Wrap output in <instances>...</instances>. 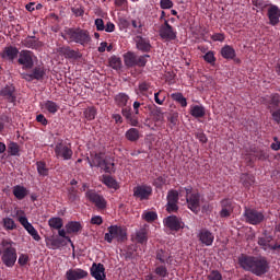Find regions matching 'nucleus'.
I'll use <instances>...</instances> for the list:
<instances>
[{
  "label": "nucleus",
  "mask_w": 280,
  "mask_h": 280,
  "mask_svg": "<svg viewBox=\"0 0 280 280\" xmlns=\"http://www.w3.org/2000/svg\"><path fill=\"white\" fill-rule=\"evenodd\" d=\"M238 264L243 270L247 272H252L256 275V277H261L268 272L270 268V264L268 262V258L264 256L255 257V256H246L242 254L238 257Z\"/></svg>",
  "instance_id": "f257e3e1"
},
{
  "label": "nucleus",
  "mask_w": 280,
  "mask_h": 280,
  "mask_svg": "<svg viewBox=\"0 0 280 280\" xmlns=\"http://www.w3.org/2000/svg\"><path fill=\"white\" fill-rule=\"evenodd\" d=\"M65 40L68 43H75L77 45H81V47H88L91 45V33L84 28H67L65 33L61 34Z\"/></svg>",
  "instance_id": "f03ea898"
},
{
  "label": "nucleus",
  "mask_w": 280,
  "mask_h": 280,
  "mask_svg": "<svg viewBox=\"0 0 280 280\" xmlns=\"http://www.w3.org/2000/svg\"><path fill=\"white\" fill-rule=\"evenodd\" d=\"M2 246L1 261L7 268H14L19 255L16 254V243L10 238H3L0 243Z\"/></svg>",
  "instance_id": "7ed1b4c3"
},
{
  "label": "nucleus",
  "mask_w": 280,
  "mask_h": 280,
  "mask_svg": "<svg viewBox=\"0 0 280 280\" xmlns=\"http://www.w3.org/2000/svg\"><path fill=\"white\" fill-rule=\"evenodd\" d=\"M91 159L88 158L90 167H100L106 174H113L115 163L109 162L104 153L100 152L91 154Z\"/></svg>",
  "instance_id": "20e7f679"
},
{
  "label": "nucleus",
  "mask_w": 280,
  "mask_h": 280,
  "mask_svg": "<svg viewBox=\"0 0 280 280\" xmlns=\"http://www.w3.org/2000/svg\"><path fill=\"white\" fill-rule=\"evenodd\" d=\"M104 240L107 244H113V240H117V242H126V240H128V232L126 231V228L110 225L107 228V233H105Z\"/></svg>",
  "instance_id": "39448f33"
},
{
  "label": "nucleus",
  "mask_w": 280,
  "mask_h": 280,
  "mask_svg": "<svg viewBox=\"0 0 280 280\" xmlns=\"http://www.w3.org/2000/svg\"><path fill=\"white\" fill-rule=\"evenodd\" d=\"M18 98L19 93L16 92V86H14V84L9 83L0 88V100L4 104H12V106H16Z\"/></svg>",
  "instance_id": "423d86ee"
},
{
  "label": "nucleus",
  "mask_w": 280,
  "mask_h": 280,
  "mask_svg": "<svg viewBox=\"0 0 280 280\" xmlns=\"http://www.w3.org/2000/svg\"><path fill=\"white\" fill-rule=\"evenodd\" d=\"M37 60L38 57L34 55V51L24 49L20 51L18 65H20L24 71H30L34 69V65Z\"/></svg>",
  "instance_id": "0eeeda50"
},
{
  "label": "nucleus",
  "mask_w": 280,
  "mask_h": 280,
  "mask_svg": "<svg viewBox=\"0 0 280 280\" xmlns=\"http://www.w3.org/2000/svg\"><path fill=\"white\" fill-rule=\"evenodd\" d=\"M55 156L56 159H61L62 161H71L73 159V150L71 149V144H67V142L60 141L55 145Z\"/></svg>",
  "instance_id": "6e6552de"
},
{
  "label": "nucleus",
  "mask_w": 280,
  "mask_h": 280,
  "mask_svg": "<svg viewBox=\"0 0 280 280\" xmlns=\"http://www.w3.org/2000/svg\"><path fill=\"white\" fill-rule=\"evenodd\" d=\"M46 71L45 66H36L32 68V71L21 73L22 80H25L26 82H34V80H37L38 82L45 80Z\"/></svg>",
  "instance_id": "1a4fd4ad"
},
{
  "label": "nucleus",
  "mask_w": 280,
  "mask_h": 280,
  "mask_svg": "<svg viewBox=\"0 0 280 280\" xmlns=\"http://www.w3.org/2000/svg\"><path fill=\"white\" fill-rule=\"evenodd\" d=\"M166 200H167V202L165 205V209H166L167 213H177L178 212V200H179L178 190H176V189L168 190Z\"/></svg>",
  "instance_id": "9d476101"
},
{
  "label": "nucleus",
  "mask_w": 280,
  "mask_h": 280,
  "mask_svg": "<svg viewBox=\"0 0 280 280\" xmlns=\"http://www.w3.org/2000/svg\"><path fill=\"white\" fill-rule=\"evenodd\" d=\"M163 224L166 226V229H170V231H174L175 233H178V231H183V229H185V222H183L182 218L176 215H168L164 218Z\"/></svg>",
  "instance_id": "9b49d317"
},
{
  "label": "nucleus",
  "mask_w": 280,
  "mask_h": 280,
  "mask_svg": "<svg viewBox=\"0 0 280 280\" xmlns=\"http://www.w3.org/2000/svg\"><path fill=\"white\" fill-rule=\"evenodd\" d=\"M176 31L174 26L170 24V21H165L161 24L159 30V36L162 40H176Z\"/></svg>",
  "instance_id": "f8f14e48"
},
{
  "label": "nucleus",
  "mask_w": 280,
  "mask_h": 280,
  "mask_svg": "<svg viewBox=\"0 0 280 280\" xmlns=\"http://www.w3.org/2000/svg\"><path fill=\"white\" fill-rule=\"evenodd\" d=\"M244 215L246 222L248 224H253L254 226H257V224H261V222H264L265 220L264 212L257 211L255 209H246Z\"/></svg>",
  "instance_id": "ddd939ff"
},
{
  "label": "nucleus",
  "mask_w": 280,
  "mask_h": 280,
  "mask_svg": "<svg viewBox=\"0 0 280 280\" xmlns=\"http://www.w3.org/2000/svg\"><path fill=\"white\" fill-rule=\"evenodd\" d=\"M85 198H88V200L92 202V205H95L96 208L101 210L106 209V199L104 198V196L97 194L95 190H88L85 192Z\"/></svg>",
  "instance_id": "4468645a"
},
{
  "label": "nucleus",
  "mask_w": 280,
  "mask_h": 280,
  "mask_svg": "<svg viewBox=\"0 0 280 280\" xmlns=\"http://www.w3.org/2000/svg\"><path fill=\"white\" fill-rule=\"evenodd\" d=\"M150 196H152V187L148 185H140L133 188V198L136 200H150Z\"/></svg>",
  "instance_id": "2eb2a0df"
},
{
  "label": "nucleus",
  "mask_w": 280,
  "mask_h": 280,
  "mask_svg": "<svg viewBox=\"0 0 280 280\" xmlns=\"http://www.w3.org/2000/svg\"><path fill=\"white\" fill-rule=\"evenodd\" d=\"M201 200H202V195H200V192H198V191H194L186 199L188 209H190V211H192V213H199Z\"/></svg>",
  "instance_id": "dca6fc26"
},
{
  "label": "nucleus",
  "mask_w": 280,
  "mask_h": 280,
  "mask_svg": "<svg viewBox=\"0 0 280 280\" xmlns=\"http://www.w3.org/2000/svg\"><path fill=\"white\" fill-rule=\"evenodd\" d=\"M18 221L20 222V224L23 225L25 231H27L28 235H31L33 240H35V242H40V234H38V231L34 229V225L30 223V221L27 220V217L20 215L18 217Z\"/></svg>",
  "instance_id": "f3484780"
},
{
  "label": "nucleus",
  "mask_w": 280,
  "mask_h": 280,
  "mask_svg": "<svg viewBox=\"0 0 280 280\" xmlns=\"http://www.w3.org/2000/svg\"><path fill=\"white\" fill-rule=\"evenodd\" d=\"M136 49L142 54H150L152 51V44L149 37L138 35L135 37Z\"/></svg>",
  "instance_id": "a211bd4d"
},
{
  "label": "nucleus",
  "mask_w": 280,
  "mask_h": 280,
  "mask_svg": "<svg viewBox=\"0 0 280 280\" xmlns=\"http://www.w3.org/2000/svg\"><path fill=\"white\" fill-rule=\"evenodd\" d=\"M90 275L95 280H106V268L102 262H93L90 268Z\"/></svg>",
  "instance_id": "6ab92c4d"
},
{
  "label": "nucleus",
  "mask_w": 280,
  "mask_h": 280,
  "mask_svg": "<svg viewBox=\"0 0 280 280\" xmlns=\"http://www.w3.org/2000/svg\"><path fill=\"white\" fill-rule=\"evenodd\" d=\"M20 54L21 51H19V48H16V46H7L0 52V57L3 60H8L9 62H14L16 58H19Z\"/></svg>",
  "instance_id": "aec40b11"
},
{
  "label": "nucleus",
  "mask_w": 280,
  "mask_h": 280,
  "mask_svg": "<svg viewBox=\"0 0 280 280\" xmlns=\"http://www.w3.org/2000/svg\"><path fill=\"white\" fill-rule=\"evenodd\" d=\"M267 16L269 19V25L276 27L278 23H280V9L277 4H269L267 10Z\"/></svg>",
  "instance_id": "412c9836"
},
{
  "label": "nucleus",
  "mask_w": 280,
  "mask_h": 280,
  "mask_svg": "<svg viewBox=\"0 0 280 280\" xmlns=\"http://www.w3.org/2000/svg\"><path fill=\"white\" fill-rule=\"evenodd\" d=\"M120 108H121V115H122V117H125V119H126L127 124H129V126H133V127L139 126V117L133 115L132 107H130V105H127V106L120 107Z\"/></svg>",
  "instance_id": "4be33fe9"
},
{
  "label": "nucleus",
  "mask_w": 280,
  "mask_h": 280,
  "mask_svg": "<svg viewBox=\"0 0 280 280\" xmlns=\"http://www.w3.org/2000/svg\"><path fill=\"white\" fill-rule=\"evenodd\" d=\"M198 240L203 246H213L215 236L208 229H201L198 233Z\"/></svg>",
  "instance_id": "5701e85b"
},
{
  "label": "nucleus",
  "mask_w": 280,
  "mask_h": 280,
  "mask_svg": "<svg viewBox=\"0 0 280 280\" xmlns=\"http://www.w3.org/2000/svg\"><path fill=\"white\" fill-rule=\"evenodd\" d=\"M57 51L60 56H65V58L69 60H79V58H82V54L80 51L71 49L69 46L59 47Z\"/></svg>",
  "instance_id": "b1692460"
},
{
  "label": "nucleus",
  "mask_w": 280,
  "mask_h": 280,
  "mask_svg": "<svg viewBox=\"0 0 280 280\" xmlns=\"http://www.w3.org/2000/svg\"><path fill=\"white\" fill-rule=\"evenodd\" d=\"M264 105L267 106L268 110H276L280 106L279 93H273L270 96L264 98Z\"/></svg>",
  "instance_id": "393cba45"
},
{
  "label": "nucleus",
  "mask_w": 280,
  "mask_h": 280,
  "mask_svg": "<svg viewBox=\"0 0 280 280\" xmlns=\"http://www.w3.org/2000/svg\"><path fill=\"white\" fill-rule=\"evenodd\" d=\"M89 277V271L84 269H70L66 272L67 280H80V279H86Z\"/></svg>",
  "instance_id": "a878e982"
},
{
  "label": "nucleus",
  "mask_w": 280,
  "mask_h": 280,
  "mask_svg": "<svg viewBox=\"0 0 280 280\" xmlns=\"http://www.w3.org/2000/svg\"><path fill=\"white\" fill-rule=\"evenodd\" d=\"M22 45L27 49H40V47H43V42L36 39V36H28L22 40Z\"/></svg>",
  "instance_id": "bb28decb"
},
{
  "label": "nucleus",
  "mask_w": 280,
  "mask_h": 280,
  "mask_svg": "<svg viewBox=\"0 0 280 280\" xmlns=\"http://www.w3.org/2000/svg\"><path fill=\"white\" fill-rule=\"evenodd\" d=\"M12 194L16 198V200H25L27 196H30V190L22 185H15L12 188Z\"/></svg>",
  "instance_id": "cd10ccee"
},
{
  "label": "nucleus",
  "mask_w": 280,
  "mask_h": 280,
  "mask_svg": "<svg viewBox=\"0 0 280 280\" xmlns=\"http://www.w3.org/2000/svg\"><path fill=\"white\" fill-rule=\"evenodd\" d=\"M114 102L118 108H124L128 106L130 103V95L124 92H119L118 94L115 95Z\"/></svg>",
  "instance_id": "c85d7f7f"
},
{
  "label": "nucleus",
  "mask_w": 280,
  "mask_h": 280,
  "mask_svg": "<svg viewBox=\"0 0 280 280\" xmlns=\"http://www.w3.org/2000/svg\"><path fill=\"white\" fill-rule=\"evenodd\" d=\"M220 54H221L222 58H224L225 60H235V57L237 56L235 48H233V46H231V45H224L221 48Z\"/></svg>",
  "instance_id": "c756f323"
},
{
  "label": "nucleus",
  "mask_w": 280,
  "mask_h": 280,
  "mask_svg": "<svg viewBox=\"0 0 280 280\" xmlns=\"http://www.w3.org/2000/svg\"><path fill=\"white\" fill-rule=\"evenodd\" d=\"M83 226L82 223L78 222V221H69L66 224V231L69 235L73 234V235H78V233H80V231H82Z\"/></svg>",
  "instance_id": "7c9ffc66"
},
{
  "label": "nucleus",
  "mask_w": 280,
  "mask_h": 280,
  "mask_svg": "<svg viewBox=\"0 0 280 280\" xmlns=\"http://www.w3.org/2000/svg\"><path fill=\"white\" fill-rule=\"evenodd\" d=\"M231 200L223 199L221 201V211H220V218H231V213H233V208L231 207Z\"/></svg>",
  "instance_id": "2f4dec72"
},
{
  "label": "nucleus",
  "mask_w": 280,
  "mask_h": 280,
  "mask_svg": "<svg viewBox=\"0 0 280 280\" xmlns=\"http://www.w3.org/2000/svg\"><path fill=\"white\" fill-rule=\"evenodd\" d=\"M190 115L195 117V119H202L205 115H207V109L202 105H191L190 106Z\"/></svg>",
  "instance_id": "473e14b6"
},
{
  "label": "nucleus",
  "mask_w": 280,
  "mask_h": 280,
  "mask_svg": "<svg viewBox=\"0 0 280 280\" xmlns=\"http://www.w3.org/2000/svg\"><path fill=\"white\" fill-rule=\"evenodd\" d=\"M155 259L160 261V264H172V255H170L165 249H158Z\"/></svg>",
  "instance_id": "72a5a7b5"
},
{
  "label": "nucleus",
  "mask_w": 280,
  "mask_h": 280,
  "mask_svg": "<svg viewBox=\"0 0 280 280\" xmlns=\"http://www.w3.org/2000/svg\"><path fill=\"white\" fill-rule=\"evenodd\" d=\"M149 230L147 228H141L136 232L135 242L137 244H148Z\"/></svg>",
  "instance_id": "f704fd0d"
},
{
  "label": "nucleus",
  "mask_w": 280,
  "mask_h": 280,
  "mask_svg": "<svg viewBox=\"0 0 280 280\" xmlns=\"http://www.w3.org/2000/svg\"><path fill=\"white\" fill-rule=\"evenodd\" d=\"M125 67L128 69L137 67V54L128 51L124 55Z\"/></svg>",
  "instance_id": "c9c22d12"
},
{
  "label": "nucleus",
  "mask_w": 280,
  "mask_h": 280,
  "mask_svg": "<svg viewBox=\"0 0 280 280\" xmlns=\"http://www.w3.org/2000/svg\"><path fill=\"white\" fill-rule=\"evenodd\" d=\"M66 245L67 243L62 237L48 238L47 243V246H49V248H51L52 250H58L59 248H62V246Z\"/></svg>",
  "instance_id": "e433bc0d"
},
{
  "label": "nucleus",
  "mask_w": 280,
  "mask_h": 280,
  "mask_svg": "<svg viewBox=\"0 0 280 280\" xmlns=\"http://www.w3.org/2000/svg\"><path fill=\"white\" fill-rule=\"evenodd\" d=\"M44 110H47L50 115H56L60 110V105L54 101H45L43 104Z\"/></svg>",
  "instance_id": "4c0bfd02"
},
{
  "label": "nucleus",
  "mask_w": 280,
  "mask_h": 280,
  "mask_svg": "<svg viewBox=\"0 0 280 280\" xmlns=\"http://www.w3.org/2000/svg\"><path fill=\"white\" fill-rule=\"evenodd\" d=\"M150 115H151L153 121H155V124H156L163 119V109L156 105H153L150 108Z\"/></svg>",
  "instance_id": "58836bf2"
},
{
  "label": "nucleus",
  "mask_w": 280,
  "mask_h": 280,
  "mask_svg": "<svg viewBox=\"0 0 280 280\" xmlns=\"http://www.w3.org/2000/svg\"><path fill=\"white\" fill-rule=\"evenodd\" d=\"M63 224L62 218L60 217H52L48 220V226L52 229V231L62 229Z\"/></svg>",
  "instance_id": "ea45409f"
},
{
  "label": "nucleus",
  "mask_w": 280,
  "mask_h": 280,
  "mask_svg": "<svg viewBox=\"0 0 280 280\" xmlns=\"http://www.w3.org/2000/svg\"><path fill=\"white\" fill-rule=\"evenodd\" d=\"M125 137L127 141H131L132 143H135L138 139L141 138V135L139 133V129L130 128L126 131Z\"/></svg>",
  "instance_id": "a19ab883"
},
{
  "label": "nucleus",
  "mask_w": 280,
  "mask_h": 280,
  "mask_svg": "<svg viewBox=\"0 0 280 280\" xmlns=\"http://www.w3.org/2000/svg\"><path fill=\"white\" fill-rule=\"evenodd\" d=\"M171 98L179 104L182 108H187V98L180 92L171 94Z\"/></svg>",
  "instance_id": "79ce46f5"
},
{
  "label": "nucleus",
  "mask_w": 280,
  "mask_h": 280,
  "mask_svg": "<svg viewBox=\"0 0 280 280\" xmlns=\"http://www.w3.org/2000/svg\"><path fill=\"white\" fill-rule=\"evenodd\" d=\"M154 273L158 277H161L162 278L161 280H163V279H165V277H168L170 271L167 270V266H165V264H162V265L156 264Z\"/></svg>",
  "instance_id": "37998d69"
},
{
  "label": "nucleus",
  "mask_w": 280,
  "mask_h": 280,
  "mask_svg": "<svg viewBox=\"0 0 280 280\" xmlns=\"http://www.w3.org/2000/svg\"><path fill=\"white\" fill-rule=\"evenodd\" d=\"M36 168H37V174L39 176H49V168L47 167V163L45 161H37L36 162Z\"/></svg>",
  "instance_id": "c03bdc74"
},
{
  "label": "nucleus",
  "mask_w": 280,
  "mask_h": 280,
  "mask_svg": "<svg viewBox=\"0 0 280 280\" xmlns=\"http://www.w3.org/2000/svg\"><path fill=\"white\" fill-rule=\"evenodd\" d=\"M2 226L5 231H14L16 230V222H14V219L7 217L2 219Z\"/></svg>",
  "instance_id": "a18cd8bd"
},
{
  "label": "nucleus",
  "mask_w": 280,
  "mask_h": 280,
  "mask_svg": "<svg viewBox=\"0 0 280 280\" xmlns=\"http://www.w3.org/2000/svg\"><path fill=\"white\" fill-rule=\"evenodd\" d=\"M270 242H272V236H261L258 237L257 244L262 250H268V248H270Z\"/></svg>",
  "instance_id": "49530a36"
},
{
  "label": "nucleus",
  "mask_w": 280,
  "mask_h": 280,
  "mask_svg": "<svg viewBox=\"0 0 280 280\" xmlns=\"http://www.w3.org/2000/svg\"><path fill=\"white\" fill-rule=\"evenodd\" d=\"M102 183L110 189H117V180H115V178H113L110 175H103Z\"/></svg>",
  "instance_id": "de8ad7c7"
},
{
  "label": "nucleus",
  "mask_w": 280,
  "mask_h": 280,
  "mask_svg": "<svg viewBox=\"0 0 280 280\" xmlns=\"http://www.w3.org/2000/svg\"><path fill=\"white\" fill-rule=\"evenodd\" d=\"M241 182L243 183V186L246 187V189H248V187H253V185H255V176L242 174Z\"/></svg>",
  "instance_id": "09e8293b"
},
{
  "label": "nucleus",
  "mask_w": 280,
  "mask_h": 280,
  "mask_svg": "<svg viewBox=\"0 0 280 280\" xmlns=\"http://www.w3.org/2000/svg\"><path fill=\"white\" fill-rule=\"evenodd\" d=\"M142 220H144L145 222L152 223L155 220H159V214L155 211L144 210L142 213Z\"/></svg>",
  "instance_id": "8fccbe9b"
},
{
  "label": "nucleus",
  "mask_w": 280,
  "mask_h": 280,
  "mask_svg": "<svg viewBox=\"0 0 280 280\" xmlns=\"http://www.w3.org/2000/svg\"><path fill=\"white\" fill-rule=\"evenodd\" d=\"M109 67L114 69L115 71H119L121 69V58L113 55L109 59Z\"/></svg>",
  "instance_id": "3c124183"
},
{
  "label": "nucleus",
  "mask_w": 280,
  "mask_h": 280,
  "mask_svg": "<svg viewBox=\"0 0 280 280\" xmlns=\"http://www.w3.org/2000/svg\"><path fill=\"white\" fill-rule=\"evenodd\" d=\"M8 152L11 156H21V148L16 142H10L8 145Z\"/></svg>",
  "instance_id": "603ef678"
},
{
  "label": "nucleus",
  "mask_w": 280,
  "mask_h": 280,
  "mask_svg": "<svg viewBox=\"0 0 280 280\" xmlns=\"http://www.w3.org/2000/svg\"><path fill=\"white\" fill-rule=\"evenodd\" d=\"M83 115L88 121H93L97 115V109L95 107H88L84 112Z\"/></svg>",
  "instance_id": "864d4df0"
},
{
  "label": "nucleus",
  "mask_w": 280,
  "mask_h": 280,
  "mask_svg": "<svg viewBox=\"0 0 280 280\" xmlns=\"http://www.w3.org/2000/svg\"><path fill=\"white\" fill-rule=\"evenodd\" d=\"M165 100H167V96H165L163 90L154 93V102L155 104H159V106H163V104H165Z\"/></svg>",
  "instance_id": "5fc2aeb1"
},
{
  "label": "nucleus",
  "mask_w": 280,
  "mask_h": 280,
  "mask_svg": "<svg viewBox=\"0 0 280 280\" xmlns=\"http://www.w3.org/2000/svg\"><path fill=\"white\" fill-rule=\"evenodd\" d=\"M152 84L148 81H142L138 84V91L140 93V95L145 96L148 91H150Z\"/></svg>",
  "instance_id": "6e6d98bb"
},
{
  "label": "nucleus",
  "mask_w": 280,
  "mask_h": 280,
  "mask_svg": "<svg viewBox=\"0 0 280 280\" xmlns=\"http://www.w3.org/2000/svg\"><path fill=\"white\" fill-rule=\"evenodd\" d=\"M68 200L70 202H75V200H80V196H78V190L73 186L68 188Z\"/></svg>",
  "instance_id": "4d7b16f0"
},
{
  "label": "nucleus",
  "mask_w": 280,
  "mask_h": 280,
  "mask_svg": "<svg viewBox=\"0 0 280 280\" xmlns=\"http://www.w3.org/2000/svg\"><path fill=\"white\" fill-rule=\"evenodd\" d=\"M148 58H150V55L145 54V55H141V56H137L136 58V67H140L143 68L148 65Z\"/></svg>",
  "instance_id": "13d9d810"
},
{
  "label": "nucleus",
  "mask_w": 280,
  "mask_h": 280,
  "mask_svg": "<svg viewBox=\"0 0 280 280\" xmlns=\"http://www.w3.org/2000/svg\"><path fill=\"white\" fill-rule=\"evenodd\" d=\"M5 124H12V118L7 114H2L0 116V135L3 132L5 128Z\"/></svg>",
  "instance_id": "bf43d9fd"
},
{
  "label": "nucleus",
  "mask_w": 280,
  "mask_h": 280,
  "mask_svg": "<svg viewBox=\"0 0 280 280\" xmlns=\"http://www.w3.org/2000/svg\"><path fill=\"white\" fill-rule=\"evenodd\" d=\"M170 128H174L178 124V113H173L167 117Z\"/></svg>",
  "instance_id": "052dcab7"
},
{
  "label": "nucleus",
  "mask_w": 280,
  "mask_h": 280,
  "mask_svg": "<svg viewBox=\"0 0 280 280\" xmlns=\"http://www.w3.org/2000/svg\"><path fill=\"white\" fill-rule=\"evenodd\" d=\"M208 280H223L222 273L219 270H212L210 273L207 276Z\"/></svg>",
  "instance_id": "680f3d73"
},
{
  "label": "nucleus",
  "mask_w": 280,
  "mask_h": 280,
  "mask_svg": "<svg viewBox=\"0 0 280 280\" xmlns=\"http://www.w3.org/2000/svg\"><path fill=\"white\" fill-rule=\"evenodd\" d=\"M165 183H167V178L165 176H159L158 178L154 179L153 185L158 189H161V187H163Z\"/></svg>",
  "instance_id": "e2e57ef3"
},
{
  "label": "nucleus",
  "mask_w": 280,
  "mask_h": 280,
  "mask_svg": "<svg viewBox=\"0 0 280 280\" xmlns=\"http://www.w3.org/2000/svg\"><path fill=\"white\" fill-rule=\"evenodd\" d=\"M160 8L162 10H172L174 2L172 0H160Z\"/></svg>",
  "instance_id": "0e129e2a"
},
{
  "label": "nucleus",
  "mask_w": 280,
  "mask_h": 280,
  "mask_svg": "<svg viewBox=\"0 0 280 280\" xmlns=\"http://www.w3.org/2000/svg\"><path fill=\"white\" fill-rule=\"evenodd\" d=\"M203 60L206 62H208L209 65H213V62H215V55L213 54V51H208L205 56H203Z\"/></svg>",
  "instance_id": "69168bd1"
},
{
  "label": "nucleus",
  "mask_w": 280,
  "mask_h": 280,
  "mask_svg": "<svg viewBox=\"0 0 280 280\" xmlns=\"http://www.w3.org/2000/svg\"><path fill=\"white\" fill-rule=\"evenodd\" d=\"M271 114V117L276 124H280V107H278L276 110L270 109L269 112Z\"/></svg>",
  "instance_id": "338daca9"
},
{
  "label": "nucleus",
  "mask_w": 280,
  "mask_h": 280,
  "mask_svg": "<svg viewBox=\"0 0 280 280\" xmlns=\"http://www.w3.org/2000/svg\"><path fill=\"white\" fill-rule=\"evenodd\" d=\"M253 5L258 10H266L268 4L264 0H253Z\"/></svg>",
  "instance_id": "774afa93"
}]
</instances>
